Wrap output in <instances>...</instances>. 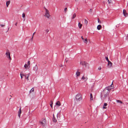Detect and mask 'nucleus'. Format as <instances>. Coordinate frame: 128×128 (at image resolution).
<instances>
[{
    "mask_svg": "<svg viewBox=\"0 0 128 128\" xmlns=\"http://www.w3.org/2000/svg\"><path fill=\"white\" fill-rule=\"evenodd\" d=\"M80 64L83 66L87 69L89 68V64L86 62L82 61L80 62Z\"/></svg>",
    "mask_w": 128,
    "mask_h": 128,
    "instance_id": "nucleus-1",
    "label": "nucleus"
},
{
    "mask_svg": "<svg viewBox=\"0 0 128 128\" xmlns=\"http://www.w3.org/2000/svg\"><path fill=\"white\" fill-rule=\"evenodd\" d=\"M116 102H119L121 104L122 103V102H121V101L119 100H116Z\"/></svg>",
    "mask_w": 128,
    "mask_h": 128,
    "instance_id": "nucleus-25",
    "label": "nucleus"
},
{
    "mask_svg": "<svg viewBox=\"0 0 128 128\" xmlns=\"http://www.w3.org/2000/svg\"><path fill=\"white\" fill-rule=\"evenodd\" d=\"M76 100L77 101H80L82 99V95L80 93L78 94L76 96Z\"/></svg>",
    "mask_w": 128,
    "mask_h": 128,
    "instance_id": "nucleus-2",
    "label": "nucleus"
},
{
    "mask_svg": "<svg viewBox=\"0 0 128 128\" xmlns=\"http://www.w3.org/2000/svg\"><path fill=\"white\" fill-rule=\"evenodd\" d=\"M82 79L83 80H87L88 78L87 77H86L83 76L82 78Z\"/></svg>",
    "mask_w": 128,
    "mask_h": 128,
    "instance_id": "nucleus-19",
    "label": "nucleus"
},
{
    "mask_svg": "<svg viewBox=\"0 0 128 128\" xmlns=\"http://www.w3.org/2000/svg\"><path fill=\"white\" fill-rule=\"evenodd\" d=\"M21 107H20L19 111H18V116H19V118L20 117V114L21 112Z\"/></svg>",
    "mask_w": 128,
    "mask_h": 128,
    "instance_id": "nucleus-7",
    "label": "nucleus"
},
{
    "mask_svg": "<svg viewBox=\"0 0 128 128\" xmlns=\"http://www.w3.org/2000/svg\"><path fill=\"white\" fill-rule=\"evenodd\" d=\"M106 60L108 62L109 61H110L109 60H108V58L107 57H106Z\"/></svg>",
    "mask_w": 128,
    "mask_h": 128,
    "instance_id": "nucleus-31",
    "label": "nucleus"
},
{
    "mask_svg": "<svg viewBox=\"0 0 128 128\" xmlns=\"http://www.w3.org/2000/svg\"><path fill=\"white\" fill-rule=\"evenodd\" d=\"M53 121L54 122H55L56 121V119H55V118L54 116V115L53 114Z\"/></svg>",
    "mask_w": 128,
    "mask_h": 128,
    "instance_id": "nucleus-20",
    "label": "nucleus"
},
{
    "mask_svg": "<svg viewBox=\"0 0 128 128\" xmlns=\"http://www.w3.org/2000/svg\"><path fill=\"white\" fill-rule=\"evenodd\" d=\"M6 54L7 56H10V52L8 50H7L6 51Z\"/></svg>",
    "mask_w": 128,
    "mask_h": 128,
    "instance_id": "nucleus-9",
    "label": "nucleus"
},
{
    "mask_svg": "<svg viewBox=\"0 0 128 128\" xmlns=\"http://www.w3.org/2000/svg\"><path fill=\"white\" fill-rule=\"evenodd\" d=\"M56 105L58 106H59L61 105V104L60 102L59 101H58L56 103Z\"/></svg>",
    "mask_w": 128,
    "mask_h": 128,
    "instance_id": "nucleus-11",
    "label": "nucleus"
},
{
    "mask_svg": "<svg viewBox=\"0 0 128 128\" xmlns=\"http://www.w3.org/2000/svg\"><path fill=\"white\" fill-rule=\"evenodd\" d=\"M35 33V32L33 34V35H32V36H34Z\"/></svg>",
    "mask_w": 128,
    "mask_h": 128,
    "instance_id": "nucleus-42",
    "label": "nucleus"
},
{
    "mask_svg": "<svg viewBox=\"0 0 128 128\" xmlns=\"http://www.w3.org/2000/svg\"><path fill=\"white\" fill-rule=\"evenodd\" d=\"M108 62V66L110 68L112 66V63L110 61H109Z\"/></svg>",
    "mask_w": 128,
    "mask_h": 128,
    "instance_id": "nucleus-10",
    "label": "nucleus"
},
{
    "mask_svg": "<svg viewBox=\"0 0 128 128\" xmlns=\"http://www.w3.org/2000/svg\"><path fill=\"white\" fill-rule=\"evenodd\" d=\"M102 28V26L100 25H98L97 26V28L98 30H100Z\"/></svg>",
    "mask_w": 128,
    "mask_h": 128,
    "instance_id": "nucleus-15",
    "label": "nucleus"
},
{
    "mask_svg": "<svg viewBox=\"0 0 128 128\" xmlns=\"http://www.w3.org/2000/svg\"><path fill=\"white\" fill-rule=\"evenodd\" d=\"M76 16V14L75 13H74L72 18V19L74 18Z\"/></svg>",
    "mask_w": 128,
    "mask_h": 128,
    "instance_id": "nucleus-26",
    "label": "nucleus"
},
{
    "mask_svg": "<svg viewBox=\"0 0 128 128\" xmlns=\"http://www.w3.org/2000/svg\"><path fill=\"white\" fill-rule=\"evenodd\" d=\"M83 42L86 44H87L88 43V40L86 38L85 39H84V40H83Z\"/></svg>",
    "mask_w": 128,
    "mask_h": 128,
    "instance_id": "nucleus-16",
    "label": "nucleus"
},
{
    "mask_svg": "<svg viewBox=\"0 0 128 128\" xmlns=\"http://www.w3.org/2000/svg\"><path fill=\"white\" fill-rule=\"evenodd\" d=\"M0 26L2 27H4L5 26V25H3V24H0Z\"/></svg>",
    "mask_w": 128,
    "mask_h": 128,
    "instance_id": "nucleus-32",
    "label": "nucleus"
},
{
    "mask_svg": "<svg viewBox=\"0 0 128 128\" xmlns=\"http://www.w3.org/2000/svg\"><path fill=\"white\" fill-rule=\"evenodd\" d=\"M25 20V19L24 18V20Z\"/></svg>",
    "mask_w": 128,
    "mask_h": 128,
    "instance_id": "nucleus-46",
    "label": "nucleus"
},
{
    "mask_svg": "<svg viewBox=\"0 0 128 128\" xmlns=\"http://www.w3.org/2000/svg\"><path fill=\"white\" fill-rule=\"evenodd\" d=\"M30 61H28V62L27 64H26L24 65V67L26 69L29 68L30 67Z\"/></svg>",
    "mask_w": 128,
    "mask_h": 128,
    "instance_id": "nucleus-4",
    "label": "nucleus"
},
{
    "mask_svg": "<svg viewBox=\"0 0 128 128\" xmlns=\"http://www.w3.org/2000/svg\"><path fill=\"white\" fill-rule=\"evenodd\" d=\"M82 38V40H84V38H83V37L82 36L81 37Z\"/></svg>",
    "mask_w": 128,
    "mask_h": 128,
    "instance_id": "nucleus-41",
    "label": "nucleus"
},
{
    "mask_svg": "<svg viewBox=\"0 0 128 128\" xmlns=\"http://www.w3.org/2000/svg\"><path fill=\"white\" fill-rule=\"evenodd\" d=\"M34 90V88H32L30 90V92H33Z\"/></svg>",
    "mask_w": 128,
    "mask_h": 128,
    "instance_id": "nucleus-27",
    "label": "nucleus"
},
{
    "mask_svg": "<svg viewBox=\"0 0 128 128\" xmlns=\"http://www.w3.org/2000/svg\"><path fill=\"white\" fill-rule=\"evenodd\" d=\"M45 10L46 11L44 16L48 18H49L50 16V15L49 14V11L46 8H45Z\"/></svg>",
    "mask_w": 128,
    "mask_h": 128,
    "instance_id": "nucleus-3",
    "label": "nucleus"
},
{
    "mask_svg": "<svg viewBox=\"0 0 128 128\" xmlns=\"http://www.w3.org/2000/svg\"><path fill=\"white\" fill-rule=\"evenodd\" d=\"M42 122H40L41 124L43 126H44L46 124V122H45V120H43Z\"/></svg>",
    "mask_w": 128,
    "mask_h": 128,
    "instance_id": "nucleus-12",
    "label": "nucleus"
},
{
    "mask_svg": "<svg viewBox=\"0 0 128 128\" xmlns=\"http://www.w3.org/2000/svg\"><path fill=\"white\" fill-rule=\"evenodd\" d=\"M33 36H32V38H31V40L32 41V40H33Z\"/></svg>",
    "mask_w": 128,
    "mask_h": 128,
    "instance_id": "nucleus-40",
    "label": "nucleus"
},
{
    "mask_svg": "<svg viewBox=\"0 0 128 128\" xmlns=\"http://www.w3.org/2000/svg\"><path fill=\"white\" fill-rule=\"evenodd\" d=\"M38 67L37 65H36L35 66H34L33 68V70L35 71L36 72L38 70Z\"/></svg>",
    "mask_w": 128,
    "mask_h": 128,
    "instance_id": "nucleus-8",
    "label": "nucleus"
},
{
    "mask_svg": "<svg viewBox=\"0 0 128 128\" xmlns=\"http://www.w3.org/2000/svg\"><path fill=\"white\" fill-rule=\"evenodd\" d=\"M24 77L27 80H28V76L27 77H26V76L24 75Z\"/></svg>",
    "mask_w": 128,
    "mask_h": 128,
    "instance_id": "nucleus-23",
    "label": "nucleus"
},
{
    "mask_svg": "<svg viewBox=\"0 0 128 128\" xmlns=\"http://www.w3.org/2000/svg\"><path fill=\"white\" fill-rule=\"evenodd\" d=\"M17 22H16L15 24V25L16 26L17 25Z\"/></svg>",
    "mask_w": 128,
    "mask_h": 128,
    "instance_id": "nucleus-44",
    "label": "nucleus"
},
{
    "mask_svg": "<svg viewBox=\"0 0 128 128\" xmlns=\"http://www.w3.org/2000/svg\"><path fill=\"white\" fill-rule=\"evenodd\" d=\"M123 14L124 16L125 17H126L128 16V14L127 13L126 10L124 9L123 10Z\"/></svg>",
    "mask_w": 128,
    "mask_h": 128,
    "instance_id": "nucleus-5",
    "label": "nucleus"
},
{
    "mask_svg": "<svg viewBox=\"0 0 128 128\" xmlns=\"http://www.w3.org/2000/svg\"><path fill=\"white\" fill-rule=\"evenodd\" d=\"M25 17V15L24 13H23L22 14V17L24 18Z\"/></svg>",
    "mask_w": 128,
    "mask_h": 128,
    "instance_id": "nucleus-29",
    "label": "nucleus"
},
{
    "mask_svg": "<svg viewBox=\"0 0 128 128\" xmlns=\"http://www.w3.org/2000/svg\"><path fill=\"white\" fill-rule=\"evenodd\" d=\"M64 11L65 12H66L67 11V8H65L64 10Z\"/></svg>",
    "mask_w": 128,
    "mask_h": 128,
    "instance_id": "nucleus-30",
    "label": "nucleus"
},
{
    "mask_svg": "<svg viewBox=\"0 0 128 128\" xmlns=\"http://www.w3.org/2000/svg\"><path fill=\"white\" fill-rule=\"evenodd\" d=\"M111 0H108V4H110V3Z\"/></svg>",
    "mask_w": 128,
    "mask_h": 128,
    "instance_id": "nucleus-34",
    "label": "nucleus"
},
{
    "mask_svg": "<svg viewBox=\"0 0 128 128\" xmlns=\"http://www.w3.org/2000/svg\"><path fill=\"white\" fill-rule=\"evenodd\" d=\"M108 105V104L106 103H105L103 105V108L104 109H106V108H107L106 107V106Z\"/></svg>",
    "mask_w": 128,
    "mask_h": 128,
    "instance_id": "nucleus-13",
    "label": "nucleus"
},
{
    "mask_svg": "<svg viewBox=\"0 0 128 128\" xmlns=\"http://www.w3.org/2000/svg\"><path fill=\"white\" fill-rule=\"evenodd\" d=\"M53 103H52L50 105V106H51V108H52V104H53Z\"/></svg>",
    "mask_w": 128,
    "mask_h": 128,
    "instance_id": "nucleus-36",
    "label": "nucleus"
},
{
    "mask_svg": "<svg viewBox=\"0 0 128 128\" xmlns=\"http://www.w3.org/2000/svg\"><path fill=\"white\" fill-rule=\"evenodd\" d=\"M90 12H91V13H92V9H90Z\"/></svg>",
    "mask_w": 128,
    "mask_h": 128,
    "instance_id": "nucleus-35",
    "label": "nucleus"
},
{
    "mask_svg": "<svg viewBox=\"0 0 128 128\" xmlns=\"http://www.w3.org/2000/svg\"><path fill=\"white\" fill-rule=\"evenodd\" d=\"M7 57L8 59L10 60H11V58H10V56H7Z\"/></svg>",
    "mask_w": 128,
    "mask_h": 128,
    "instance_id": "nucleus-28",
    "label": "nucleus"
},
{
    "mask_svg": "<svg viewBox=\"0 0 128 128\" xmlns=\"http://www.w3.org/2000/svg\"><path fill=\"white\" fill-rule=\"evenodd\" d=\"M90 100H93V98L92 95V94H90Z\"/></svg>",
    "mask_w": 128,
    "mask_h": 128,
    "instance_id": "nucleus-18",
    "label": "nucleus"
},
{
    "mask_svg": "<svg viewBox=\"0 0 128 128\" xmlns=\"http://www.w3.org/2000/svg\"><path fill=\"white\" fill-rule=\"evenodd\" d=\"M78 0H76V1H78Z\"/></svg>",
    "mask_w": 128,
    "mask_h": 128,
    "instance_id": "nucleus-45",
    "label": "nucleus"
},
{
    "mask_svg": "<svg viewBox=\"0 0 128 128\" xmlns=\"http://www.w3.org/2000/svg\"><path fill=\"white\" fill-rule=\"evenodd\" d=\"M84 23L86 24H87L88 23L87 20L86 19H84Z\"/></svg>",
    "mask_w": 128,
    "mask_h": 128,
    "instance_id": "nucleus-24",
    "label": "nucleus"
},
{
    "mask_svg": "<svg viewBox=\"0 0 128 128\" xmlns=\"http://www.w3.org/2000/svg\"><path fill=\"white\" fill-rule=\"evenodd\" d=\"M98 22L100 23H101V21L99 20V18L98 19Z\"/></svg>",
    "mask_w": 128,
    "mask_h": 128,
    "instance_id": "nucleus-33",
    "label": "nucleus"
},
{
    "mask_svg": "<svg viewBox=\"0 0 128 128\" xmlns=\"http://www.w3.org/2000/svg\"><path fill=\"white\" fill-rule=\"evenodd\" d=\"M82 24H80V22H79L78 23V26L80 28V29L82 27Z\"/></svg>",
    "mask_w": 128,
    "mask_h": 128,
    "instance_id": "nucleus-17",
    "label": "nucleus"
},
{
    "mask_svg": "<svg viewBox=\"0 0 128 128\" xmlns=\"http://www.w3.org/2000/svg\"><path fill=\"white\" fill-rule=\"evenodd\" d=\"M80 74V72H79L78 70L76 72V77H78Z\"/></svg>",
    "mask_w": 128,
    "mask_h": 128,
    "instance_id": "nucleus-6",
    "label": "nucleus"
},
{
    "mask_svg": "<svg viewBox=\"0 0 128 128\" xmlns=\"http://www.w3.org/2000/svg\"><path fill=\"white\" fill-rule=\"evenodd\" d=\"M20 76L21 79H22L23 76H24V74H22V72L20 73Z\"/></svg>",
    "mask_w": 128,
    "mask_h": 128,
    "instance_id": "nucleus-22",
    "label": "nucleus"
},
{
    "mask_svg": "<svg viewBox=\"0 0 128 128\" xmlns=\"http://www.w3.org/2000/svg\"><path fill=\"white\" fill-rule=\"evenodd\" d=\"M101 68L100 67H99L98 68V69L99 70H101Z\"/></svg>",
    "mask_w": 128,
    "mask_h": 128,
    "instance_id": "nucleus-38",
    "label": "nucleus"
},
{
    "mask_svg": "<svg viewBox=\"0 0 128 128\" xmlns=\"http://www.w3.org/2000/svg\"><path fill=\"white\" fill-rule=\"evenodd\" d=\"M10 1L9 0L8 1H7L6 2V6L7 7H8V5L10 4Z\"/></svg>",
    "mask_w": 128,
    "mask_h": 128,
    "instance_id": "nucleus-14",
    "label": "nucleus"
},
{
    "mask_svg": "<svg viewBox=\"0 0 128 128\" xmlns=\"http://www.w3.org/2000/svg\"><path fill=\"white\" fill-rule=\"evenodd\" d=\"M107 94H105L104 95V97H106L107 96Z\"/></svg>",
    "mask_w": 128,
    "mask_h": 128,
    "instance_id": "nucleus-39",
    "label": "nucleus"
},
{
    "mask_svg": "<svg viewBox=\"0 0 128 128\" xmlns=\"http://www.w3.org/2000/svg\"><path fill=\"white\" fill-rule=\"evenodd\" d=\"M45 33L47 34L49 32V30L48 29H47L45 30Z\"/></svg>",
    "mask_w": 128,
    "mask_h": 128,
    "instance_id": "nucleus-21",
    "label": "nucleus"
},
{
    "mask_svg": "<svg viewBox=\"0 0 128 128\" xmlns=\"http://www.w3.org/2000/svg\"><path fill=\"white\" fill-rule=\"evenodd\" d=\"M108 90V89L107 88L106 89H105L104 90V92H105V93H106V90Z\"/></svg>",
    "mask_w": 128,
    "mask_h": 128,
    "instance_id": "nucleus-37",
    "label": "nucleus"
},
{
    "mask_svg": "<svg viewBox=\"0 0 128 128\" xmlns=\"http://www.w3.org/2000/svg\"><path fill=\"white\" fill-rule=\"evenodd\" d=\"M62 64H60V67H62Z\"/></svg>",
    "mask_w": 128,
    "mask_h": 128,
    "instance_id": "nucleus-43",
    "label": "nucleus"
}]
</instances>
